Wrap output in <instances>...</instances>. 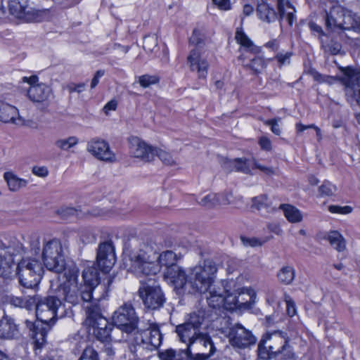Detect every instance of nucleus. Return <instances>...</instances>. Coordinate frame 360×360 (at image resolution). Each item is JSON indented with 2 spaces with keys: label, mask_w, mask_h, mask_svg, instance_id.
<instances>
[{
  "label": "nucleus",
  "mask_w": 360,
  "mask_h": 360,
  "mask_svg": "<svg viewBox=\"0 0 360 360\" xmlns=\"http://www.w3.org/2000/svg\"><path fill=\"white\" fill-rule=\"evenodd\" d=\"M217 267L211 259H205L198 264L185 270H179V278L174 285L176 294H204L207 292L215 281Z\"/></svg>",
  "instance_id": "nucleus-1"
},
{
  "label": "nucleus",
  "mask_w": 360,
  "mask_h": 360,
  "mask_svg": "<svg viewBox=\"0 0 360 360\" xmlns=\"http://www.w3.org/2000/svg\"><path fill=\"white\" fill-rule=\"evenodd\" d=\"M79 269L75 264H68L65 269L63 277L65 281L58 288V294L63 299L72 304L77 305L83 302L86 306H91V304L98 302L104 298V295L98 296L91 294L90 289H85L82 285H79L77 280Z\"/></svg>",
  "instance_id": "nucleus-2"
},
{
  "label": "nucleus",
  "mask_w": 360,
  "mask_h": 360,
  "mask_svg": "<svg viewBox=\"0 0 360 360\" xmlns=\"http://www.w3.org/2000/svg\"><path fill=\"white\" fill-rule=\"evenodd\" d=\"M86 319L83 323V328L86 334L82 335L86 338H110L116 328L109 323L106 319L101 314V310L97 302L91 306L84 307Z\"/></svg>",
  "instance_id": "nucleus-3"
},
{
  "label": "nucleus",
  "mask_w": 360,
  "mask_h": 360,
  "mask_svg": "<svg viewBox=\"0 0 360 360\" xmlns=\"http://www.w3.org/2000/svg\"><path fill=\"white\" fill-rule=\"evenodd\" d=\"M43 272L42 263L38 258H22L15 268V275L20 284L27 288L37 286L42 278Z\"/></svg>",
  "instance_id": "nucleus-4"
},
{
  "label": "nucleus",
  "mask_w": 360,
  "mask_h": 360,
  "mask_svg": "<svg viewBox=\"0 0 360 360\" xmlns=\"http://www.w3.org/2000/svg\"><path fill=\"white\" fill-rule=\"evenodd\" d=\"M0 276L11 278L15 275V257L24 253L22 244L16 239L8 243L0 240Z\"/></svg>",
  "instance_id": "nucleus-5"
},
{
  "label": "nucleus",
  "mask_w": 360,
  "mask_h": 360,
  "mask_svg": "<svg viewBox=\"0 0 360 360\" xmlns=\"http://www.w3.org/2000/svg\"><path fill=\"white\" fill-rule=\"evenodd\" d=\"M235 39L236 41L243 47V53L238 57V60L242 61L243 65L250 69L255 73L257 74L262 72L266 66L264 59L260 56H255L250 58V62L246 63L245 58H250L246 56L247 53L257 55L261 52V49L255 46L248 36L241 30H237Z\"/></svg>",
  "instance_id": "nucleus-6"
},
{
  "label": "nucleus",
  "mask_w": 360,
  "mask_h": 360,
  "mask_svg": "<svg viewBox=\"0 0 360 360\" xmlns=\"http://www.w3.org/2000/svg\"><path fill=\"white\" fill-rule=\"evenodd\" d=\"M41 257L45 266L50 271L59 274L65 272L68 267L65 266L62 245L56 239L44 241Z\"/></svg>",
  "instance_id": "nucleus-7"
},
{
  "label": "nucleus",
  "mask_w": 360,
  "mask_h": 360,
  "mask_svg": "<svg viewBox=\"0 0 360 360\" xmlns=\"http://www.w3.org/2000/svg\"><path fill=\"white\" fill-rule=\"evenodd\" d=\"M131 271L137 276L155 275L160 271V266L156 262V255L150 252L140 249L133 252L130 255Z\"/></svg>",
  "instance_id": "nucleus-8"
},
{
  "label": "nucleus",
  "mask_w": 360,
  "mask_h": 360,
  "mask_svg": "<svg viewBox=\"0 0 360 360\" xmlns=\"http://www.w3.org/2000/svg\"><path fill=\"white\" fill-rule=\"evenodd\" d=\"M139 294L146 308L151 310L162 307L165 302V295L153 278L141 281Z\"/></svg>",
  "instance_id": "nucleus-9"
},
{
  "label": "nucleus",
  "mask_w": 360,
  "mask_h": 360,
  "mask_svg": "<svg viewBox=\"0 0 360 360\" xmlns=\"http://www.w3.org/2000/svg\"><path fill=\"white\" fill-rule=\"evenodd\" d=\"M200 343L205 346H210V353L206 354L197 353L193 354L190 349L192 342L188 344V347L186 349L174 350L173 349H168L162 352H158V356L161 360H207L215 352V347L212 339H200Z\"/></svg>",
  "instance_id": "nucleus-10"
},
{
  "label": "nucleus",
  "mask_w": 360,
  "mask_h": 360,
  "mask_svg": "<svg viewBox=\"0 0 360 360\" xmlns=\"http://www.w3.org/2000/svg\"><path fill=\"white\" fill-rule=\"evenodd\" d=\"M200 37L201 34L199 30H193V34L190 38V42L195 44L196 47L191 51L187 61L191 70L196 72L199 79H205L207 75L209 65L203 56V53L200 50V44L202 41Z\"/></svg>",
  "instance_id": "nucleus-11"
},
{
  "label": "nucleus",
  "mask_w": 360,
  "mask_h": 360,
  "mask_svg": "<svg viewBox=\"0 0 360 360\" xmlns=\"http://www.w3.org/2000/svg\"><path fill=\"white\" fill-rule=\"evenodd\" d=\"M112 321L117 326L116 330H120L127 334H131L139 328V318L134 308L129 303H124L113 313Z\"/></svg>",
  "instance_id": "nucleus-12"
},
{
  "label": "nucleus",
  "mask_w": 360,
  "mask_h": 360,
  "mask_svg": "<svg viewBox=\"0 0 360 360\" xmlns=\"http://www.w3.org/2000/svg\"><path fill=\"white\" fill-rule=\"evenodd\" d=\"M338 79L345 86L346 95L352 105L360 107V76L352 67L340 68Z\"/></svg>",
  "instance_id": "nucleus-13"
},
{
  "label": "nucleus",
  "mask_w": 360,
  "mask_h": 360,
  "mask_svg": "<svg viewBox=\"0 0 360 360\" xmlns=\"http://www.w3.org/2000/svg\"><path fill=\"white\" fill-rule=\"evenodd\" d=\"M61 306V300L56 296L40 297L37 295V301L34 307L36 309L37 319L53 323L58 316V311Z\"/></svg>",
  "instance_id": "nucleus-14"
},
{
  "label": "nucleus",
  "mask_w": 360,
  "mask_h": 360,
  "mask_svg": "<svg viewBox=\"0 0 360 360\" xmlns=\"http://www.w3.org/2000/svg\"><path fill=\"white\" fill-rule=\"evenodd\" d=\"M360 17L349 11L345 12L342 8H333L329 14H327L326 25L328 27H339L343 30H353L356 31Z\"/></svg>",
  "instance_id": "nucleus-15"
},
{
  "label": "nucleus",
  "mask_w": 360,
  "mask_h": 360,
  "mask_svg": "<svg viewBox=\"0 0 360 360\" xmlns=\"http://www.w3.org/2000/svg\"><path fill=\"white\" fill-rule=\"evenodd\" d=\"M180 256L178 257L172 250H167L162 252L158 256H156V262L160 266L165 267L164 272L165 278L170 284L174 286L176 281L179 278V270H184V269L176 264V262L180 259Z\"/></svg>",
  "instance_id": "nucleus-16"
},
{
  "label": "nucleus",
  "mask_w": 360,
  "mask_h": 360,
  "mask_svg": "<svg viewBox=\"0 0 360 360\" xmlns=\"http://www.w3.org/2000/svg\"><path fill=\"white\" fill-rule=\"evenodd\" d=\"M203 321L202 311L192 313L186 321L176 327V332L179 338H208L200 331Z\"/></svg>",
  "instance_id": "nucleus-17"
},
{
  "label": "nucleus",
  "mask_w": 360,
  "mask_h": 360,
  "mask_svg": "<svg viewBox=\"0 0 360 360\" xmlns=\"http://www.w3.org/2000/svg\"><path fill=\"white\" fill-rule=\"evenodd\" d=\"M96 260L101 271L105 273L110 271L116 262L115 249L112 242L105 241L99 244Z\"/></svg>",
  "instance_id": "nucleus-18"
},
{
  "label": "nucleus",
  "mask_w": 360,
  "mask_h": 360,
  "mask_svg": "<svg viewBox=\"0 0 360 360\" xmlns=\"http://www.w3.org/2000/svg\"><path fill=\"white\" fill-rule=\"evenodd\" d=\"M129 152L132 157L143 162H149L153 160L155 148L146 143L137 136L129 138Z\"/></svg>",
  "instance_id": "nucleus-19"
},
{
  "label": "nucleus",
  "mask_w": 360,
  "mask_h": 360,
  "mask_svg": "<svg viewBox=\"0 0 360 360\" xmlns=\"http://www.w3.org/2000/svg\"><path fill=\"white\" fill-rule=\"evenodd\" d=\"M86 150L96 158L105 162H115V154L110 150L107 141L103 139L94 138L90 140L86 146Z\"/></svg>",
  "instance_id": "nucleus-20"
},
{
  "label": "nucleus",
  "mask_w": 360,
  "mask_h": 360,
  "mask_svg": "<svg viewBox=\"0 0 360 360\" xmlns=\"http://www.w3.org/2000/svg\"><path fill=\"white\" fill-rule=\"evenodd\" d=\"M22 81L30 84V87L27 91L29 98L34 103H42L49 99L51 95L50 87L43 83L36 84L38 77L35 75L30 77H22Z\"/></svg>",
  "instance_id": "nucleus-21"
},
{
  "label": "nucleus",
  "mask_w": 360,
  "mask_h": 360,
  "mask_svg": "<svg viewBox=\"0 0 360 360\" xmlns=\"http://www.w3.org/2000/svg\"><path fill=\"white\" fill-rule=\"evenodd\" d=\"M82 278L84 284L82 286L85 289H90L91 295L98 296L107 293L105 285H99L98 271L94 266L86 267L82 272Z\"/></svg>",
  "instance_id": "nucleus-22"
},
{
  "label": "nucleus",
  "mask_w": 360,
  "mask_h": 360,
  "mask_svg": "<svg viewBox=\"0 0 360 360\" xmlns=\"http://www.w3.org/2000/svg\"><path fill=\"white\" fill-rule=\"evenodd\" d=\"M9 11L11 15L25 21H30L36 18V11L29 5L28 0H10Z\"/></svg>",
  "instance_id": "nucleus-23"
},
{
  "label": "nucleus",
  "mask_w": 360,
  "mask_h": 360,
  "mask_svg": "<svg viewBox=\"0 0 360 360\" xmlns=\"http://www.w3.org/2000/svg\"><path fill=\"white\" fill-rule=\"evenodd\" d=\"M238 306L240 309H251L255 302L256 294L251 288H243L236 290Z\"/></svg>",
  "instance_id": "nucleus-24"
},
{
  "label": "nucleus",
  "mask_w": 360,
  "mask_h": 360,
  "mask_svg": "<svg viewBox=\"0 0 360 360\" xmlns=\"http://www.w3.org/2000/svg\"><path fill=\"white\" fill-rule=\"evenodd\" d=\"M252 207L258 210L262 216L266 217L276 211V207L272 205L266 195L254 197L252 198Z\"/></svg>",
  "instance_id": "nucleus-25"
},
{
  "label": "nucleus",
  "mask_w": 360,
  "mask_h": 360,
  "mask_svg": "<svg viewBox=\"0 0 360 360\" xmlns=\"http://www.w3.org/2000/svg\"><path fill=\"white\" fill-rule=\"evenodd\" d=\"M25 323L26 327L29 329L31 338H36L37 335L45 338L51 330V323L49 321H42L37 319L36 322L26 321Z\"/></svg>",
  "instance_id": "nucleus-26"
},
{
  "label": "nucleus",
  "mask_w": 360,
  "mask_h": 360,
  "mask_svg": "<svg viewBox=\"0 0 360 360\" xmlns=\"http://www.w3.org/2000/svg\"><path fill=\"white\" fill-rule=\"evenodd\" d=\"M20 120L18 109L7 103L0 101V121L4 122H13L18 124Z\"/></svg>",
  "instance_id": "nucleus-27"
},
{
  "label": "nucleus",
  "mask_w": 360,
  "mask_h": 360,
  "mask_svg": "<svg viewBox=\"0 0 360 360\" xmlns=\"http://www.w3.org/2000/svg\"><path fill=\"white\" fill-rule=\"evenodd\" d=\"M277 8L280 19L286 18L288 24L292 25L295 20V9L288 0H277Z\"/></svg>",
  "instance_id": "nucleus-28"
},
{
  "label": "nucleus",
  "mask_w": 360,
  "mask_h": 360,
  "mask_svg": "<svg viewBox=\"0 0 360 360\" xmlns=\"http://www.w3.org/2000/svg\"><path fill=\"white\" fill-rule=\"evenodd\" d=\"M4 179L6 181L8 189L11 191L16 192L20 188L25 187L27 184V181L19 178L12 172H6L4 174Z\"/></svg>",
  "instance_id": "nucleus-29"
},
{
  "label": "nucleus",
  "mask_w": 360,
  "mask_h": 360,
  "mask_svg": "<svg viewBox=\"0 0 360 360\" xmlns=\"http://www.w3.org/2000/svg\"><path fill=\"white\" fill-rule=\"evenodd\" d=\"M223 167L227 169L232 171L235 169L236 171L241 172L245 174L250 173V168L247 163L246 159L236 158L233 160L226 159L223 163Z\"/></svg>",
  "instance_id": "nucleus-30"
},
{
  "label": "nucleus",
  "mask_w": 360,
  "mask_h": 360,
  "mask_svg": "<svg viewBox=\"0 0 360 360\" xmlns=\"http://www.w3.org/2000/svg\"><path fill=\"white\" fill-rule=\"evenodd\" d=\"M325 238L327 239L330 245L338 252H342L345 250V239L339 232L336 231H330L327 233Z\"/></svg>",
  "instance_id": "nucleus-31"
},
{
  "label": "nucleus",
  "mask_w": 360,
  "mask_h": 360,
  "mask_svg": "<svg viewBox=\"0 0 360 360\" xmlns=\"http://www.w3.org/2000/svg\"><path fill=\"white\" fill-rule=\"evenodd\" d=\"M257 13L261 20L267 22L275 21L277 18V14L274 9L266 3H262L257 6Z\"/></svg>",
  "instance_id": "nucleus-32"
},
{
  "label": "nucleus",
  "mask_w": 360,
  "mask_h": 360,
  "mask_svg": "<svg viewBox=\"0 0 360 360\" xmlns=\"http://www.w3.org/2000/svg\"><path fill=\"white\" fill-rule=\"evenodd\" d=\"M37 301V295H27L23 297H12L10 299V303L18 307H24L30 309L34 307Z\"/></svg>",
  "instance_id": "nucleus-33"
},
{
  "label": "nucleus",
  "mask_w": 360,
  "mask_h": 360,
  "mask_svg": "<svg viewBox=\"0 0 360 360\" xmlns=\"http://www.w3.org/2000/svg\"><path fill=\"white\" fill-rule=\"evenodd\" d=\"M280 208L283 210L285 217L290 222L298 223L302 220V215L300 211L295 207L290 205L281 204Z\"/></svg>",
  "instance_id": "nucleus-34"
},
{
  "label": "nucleus",
  "mask_w": 360,
  "mask_h": 360,
  "mask_svg": "<svg viewBox=\"0 0 360 360\" xmlns=\"http://www.w3.org/2000/svg\"><path fill=\"white\" fill-rule=\"evenodd\" d=\"M137 333L141 335H150V338H155L156 336L162 338L165 335L160 326L154 323H148L146 327H139L137 328Z\"/></svg>",
  "instance_id": "nucleus-35"
},
{
  "label": "nucleus",
  "mask_w": 360,
  "mask_h": 360,
  "mask_svg": "<svg viewBox=\"0 0 360 360\" xmlns=\"http://www.w3.org/2000/svg\"><path fill=\"white\" fill-rule=\"evenodd\" d=\"M17 326L11 320L4 319L0 323V338H12L17 335Z\"/></svg>",
  "instance_id": "nucleus-36"
},
{
  "label": "nucleus",
  "mask_w": 360,
  "mask_h": 360,
  "mask_svg": "<svg viewBox=\"0 0 360 360\" xmlns=\"http://www.w3.org/2000/svg\"><path fill=\"white\" fill-rule=\"evenodd\" d=\"M215 290H210V296L207 297V303L212 308L224 307V292Z\"/></svg>",
  "instance_id": "nucleus-37"
},
{
  "label": "nucleus",
  "mask_w": 360,
  "mask_h": 360,
  "mask_svg": "<svg viewBox=\"0 0 360 360\" xmlns=\"http://www.w3.org/2000/svg\"><path fill=\"white\" fill-rule=\"evenodd\" d=\"M227 338H253L251 331L241 324H236L229 328Z\"/></svg>",
  "instance_id": "nucleus-38"
},
{
  "label": "nucleus",
  "mask_w": 360,
  "mask_h": 360,
  "mask_svg": "<svg viewBox=\"0 0 360 360\" xmlns=\"http://www.w3.org/2000/svg\"><path fill=\"white\" fill-rule=\"evenodd\" d=\"M278 278L280 282L288 285L291 283L295 278V270L292 267L283 266L278 273Z\"/></svg>",
  "instance_id": "nucleus-39"
},
{
  "label": "nucleus",
  "mask_w": 360,
  "mask_h": 360,
  "mask_svg": "<svg viewBox=\"0 0 360 360\" xmlns=\"http://www.w3.org/2000/svg\"><path fill=\"white\" fill-rule=\"evenodd\" d=\"M224 292L226 293L224 295V308L226 310L238 309L236 290L233 292H229L228 290Z\"/></svg>",
  "instance_id": "nucleus-40"
},
{
  "label": "nucleus",
  "mask_w": 360,
  "mask_h": 360,
  "mask_svg": "<svg viewBox=\"0 0 360 360\" xmlns=\"http://www.w3.org/2000/svg\"><path fill=\"white\" fill-rule=\"evenodd\" d=\"M79 143V139L76 136H69L67 139H59L55 141V146L62 150H68L75 146Z\"/></svg>",
  "instance_id": "nucleus-41"
},
{
  "label": "nucleus",
  "mask_w": 360,
  "mask_h": 360,
  "mask_svg": "<svg viewBox=\"0 0 360 360\" xmlns=\"http://www.w3.org/2000/svg\"><path fill=\"white\" fill-rule=\"evenodd\" d=\"M272 339H262L258 345L259 356L262 359H271V340Z\"/></svg>",
  "instance_id": "nucleus-42"
},
{
  "label": "nucleus",
  "mask_w": 360,
  "mask_h": 360,
  "mask_svg": "<svg viewBox=\"0 0 360 360\" xmlns=\"http://www.w3.org/2000/svg\"><path fill=\"white\" fill-rule=\"evenodd\" d=\"M155 155H157L165 165H175L177 164V159L163 150L155 148Z\"/></svg>",
  "instance_id": "nucleus-43"
},
{
  "label": "nucleus",
  "mask_w": 360,
  "mask_h": 360,
  "mask_svg": "<svg viewBox=\"0 0 360 360\" xmlns=\"http://www.w3.org/2000/svg\"><path fill=\"white\" fill-rule=\"evenodd\" d=\"M160 78L158 75H144L139 78V83L143 88H147L150 85L158 83Z\"/></svg>",
  "instance_id": "nucleus-44"
},
{
  "label": "nucleus",
  "mask_w": 360,
  "mask_h": 360,
  "mask_svg": "<svg viewBox=\"0 0 360 360\" xmlns=\"http://www.w3.org/2000/svg\"><path fill=\"white\" fill-rule=\"evenodd\" d=\"M240 240L244 246L251 248L260 247L266 242V240H262L256 237L248 238L246 236H240Z\"/></svg>",
  "instance_id": "nucleus-45"
},
{
  "label": "nucleus",
  "mask_w": 360,
  "mask_h": 360,
  "mask_svg": "<svg viewBox=\"0 0 360 360\" xmlns=\"http://www.w3.org/2000/svg\"><path fill=\"white\" fill-rule=\"evenodd\" d=\"M158 45V39L155 34H149L143 38V49L148 52H152Z\"/></svg>",
  "instance_id": "nucleus-46"
},
{
  "label": "nucleus",
  "mask_w": 360,
  "mask_h": 360,
  "mask_svg": "<svg viewBox=\"0 0 360 360\" xmlns=\"http://www.w3.org/2000/svg\"><path fill=\"white\" fill-rule=\"evenodd\" d=\"M319 191L321 196H330L336 191V186L330 181H325L319 187Z\"/></svg>",
  "instance_id": "nucleus-47"
},
{
  "label": "nucleus",
  "mask_w": 360,
  "mask_h": 360,
  "mask_svg": "<svg viewBox=\"0 0 360 360\" xmlns=\"http://www.w3.org/2000/svg\"><path fill=\"white\" fill-rule=\"evenodd\" d=\"M294 357V352L291 347L288 345L287 341L284 342V344L281 346V354L278 357L279 359L290 360Z\"/></svg>",
  "instance_id": "nucleus-48"
},
{
  "label": "nucleus",
  "mask_w": 360,
  "mask_h": 360,
  "mask_svg": "<svg viewBox=\"0 0 360 360\" xmlns=\"http://www.w3.org/2000/svg\"><path fill=\"white\" fill-rule=\"evenodd\" d=\"M79 360H98L96 351L92 347H86L82 352Z\"/></svg>",
  "instance_id": "nucleus-49"
},
{
  "label": "nucleus",
  "mask_w": 360,
  "mask_h": 360,
  "mask_svg": "<svg viewBox=\"0 0 360 360\" xmlns=\"http://www.w3.org/2000/svg\"><path fill=\"white\" fill-rule=\"evenodd\" d=\"M202 206L207 207H213L217 206L215 193H210L203 197L200 202Z\"/></svg>",
  "instance_id": "nucleus-50"
},
{
  "label": "nucleus",
  "mask_w": 360,
  "mask_h": 360,
  "mask_svg": "<svg viewBox=\"0 0 360 360\" xmlns=\"http://www.w3.org/2000/svg\"><path fill=\"white\" fill-rule=\"evenodd\" d=\"M280 120L281 118H275L272 120H265L264 124L267 126L271 127V130L274 134L279 136L281 133V129L278 124V122Z\"/></svg>",
  "instance_id": "nucleus-51"
},
{
  "label": "nucleus",
  "mask_w": 360,
  "mask_h": 360,
  "mask_svg": "<svg viewBox=\"0 0 360 360\" xmlns=\"http://www.w3.org/2000/svg\"><path fill=\"white\" fill-rule=\"evenodd\" d=\"M328 210L331 213H338V214H349L352 212V208L349 206H338V205H330L328 207Z\"/></svg>",
  "instance_id": "nucleus-52"
},
{
  "label": "nucleus",
  "mask_w": 360,
  "mask_h": 360,
  "mask_svg": "<svg viewBox=\"0 0 360 360\" xmlns=\"http://www.w3.org/2000/svg\"><path fill=\"white\" fill-rule=\"evenodd\" d=\"M250 339H229V343L233 347L239 349L245 348L250 342Z\"/></svg>",
  "instance_id": "nucleus-53"
},
{
  "label": "nucleus",
  "mask_w": 360,
  "mask_h": 360,
  "mask_svg": "<svg viewBox=\"0 0 360 360\" xmlns=\"http://www.w3.org/2000/svg\"><path fill=\"white\" fill-rule=\"evenodd\" d=\"M59 214L63 218H68L70 216L77 215V210L71 207H63L58 210Z\"/></svg>",
  "instance_id": "nucleus-54"
},
{
  "label": "nucleus",
  "mask_w": 360,
  "mask_h": 360,
  "mask_svg": "<svg viewBox=\"0 0 360 360\" xmlns=\"http://www.w3.org/2000/svg\"><path fill=\"white\" fill-rule=\"evenodd\" d=\"M30 345L33 347L35 354H38L41 348L46 345V339H32Z\"/></svg>",
  "instance_id": "nucleus-55"
},
{
  "label": "nucleus",
  "mask_w": 360,
  "mask_h": 360,
  "mask_svg": "<svg viewBox=\"0 0 360 360\" xmlns=\"http://www.w3.org/2000/svg\"><path fill=\"white\" fill-rule=\"evenodd\" d=\"M67 88L70 93L77 92V93L79 94L84 91V89L86 88V84L85 83H79V84L71 83L68 86Z\"/></svg>",
  "instance_id": "nucleus-56"
},
{
  "label": "nucleus",
  "mask_w": 360,
  "mask_h": 360,
  "mask_svg": "<svg viewBox=\"0 0 360 360\" xmlns=\"http://www.w3.org/2000/svg\"><path fill=\"white\" fill-rule=\"evenodd\" d=\"M212 2L222 11H229L231 8L230 0H212Z\"/></svg>",
  "instance_id": "nucleus-57"
},
{
  "label": "nucleus",
  "mask_w": 360,
  "mask_h": 360,
  "mask_svg": "<svg viewBox=\"0 0 360 360\" xmlns=\"http://www.w3.org/2000/svg\"><path fill=\"white\" fill-rule=\"evenodd\" d=\"M217 205H227L229 202V198L227 194L215 193Z\"/></svg>",
  "instance_id": "nucleus-58"
},
{
  "label": "nucleus",
  "mask_w": 360,
  "mask_h": 360,
  "mask_svg": "<svg viewBox=\"0 0 360 360\" xmlns=\"http://www.w3.org/2000/svg\"><path fill=\"white\" fill-rule=\"evenodd\" d=\"M290 56H291V53H290V52H286L285 53H278L276 56V58L278 60V62L281 65H284L286 63H289Z\"/></svg>",
  "instance_id": "nucleus-59"
},
{
  "label": "nucleus",
  "mask_w": 360,
  "mask_h": 360,
  "mask_svg": "<svg viewBox=\"0 0 360 360\" xmlns=\"http://www.w3.org/2000/svg\"><path fill=\"white\" fill-rule=\"evenodd\" d=\"M105 74L103 70H97L91 82V89H94L99 82L100 78H101Z\"/></svg>",
  "instance_id": "nucleus-60"
},
{
  "label": "nucleus",
  "mask_w": 360,
  "mask_h": 360,
  "mask_svg": "<svg viewBox=\"0 0 360 360\" xmlns=\"http://www.w3.org/2000/svg\"><path fill=\"white\" fill-rule=\"evenodd\" d=\"M32 171L34 174L40 177H45L49 174L46 167H34Z\"/></svg>",
  "instance_id": "nucleus-61"
},
{
  "label": "nucleus",
  "mask_w": 360,
  "mask_h": 360,
  "mask_svg": "<svg viewBox=\"0 0 360 360\" xmlns=\"http://www.w3.org/2000/svg\"><path fill=\"white\" fill-rule=\"evenodd\" d=\"M254 166L255 168L259 169L264 174H274V170L272 168L264 166V165H261L260 163H259L255 160H254Z\"/></svg>",
  "instance_id": "nucleus-62"
},
{
  "label": "nucleus",
  "mask_w": 360,
  "mask_h": 360,
  "mask_svg": "<svg viewBox=\"0 0 360 360\" xmlns=\"http://www.w3.org/2000/svg\"><path fill=\"white\" fill-rule=\"evenodd\" d=\"M287 313L290 316H293L296 314V308L294 302L292 300L286 301Z\"/></svg>",
  "instance_id": "nucleus-63"
},
{
  "label": "nucleus",
  "mask_w": 360,
  "mask_h": 360,
  "mask_svg": "<svg viewBox=\"0 0 360 360\" xmlns=\"http://www.w3.org/2000/svg\"><path fill=\"white\" fill-rule=\"evenodd\" d=\"M261 148L266 150H269L271 148V143L270 140L266 137H262L259 141Z\"/></svg>",
  "instance_id": "nucleus-64"
}]
</instances>
